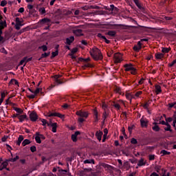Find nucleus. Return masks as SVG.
Segmentation results:
<instances>
[{
	"instance_id": "1",
	"label": "nucleus",
	"mask_w": 176,
	"mask_h": 176,
	"mask_svg": "<svg viewBox=\"0 0 176 176\" xmlns=\"http://www.w3.org/2000/svg\"><path fill=\"white\" fill-rule=\"evenodd\" d=\"M89 53L91 57L94 58V60H96V61H98V60H102V54H101V50H100L98 48H92Z\"/></svg>"
},
{
	"instance_id": "2",
	"label": "nucleus",
	"mask_w": 176,
	"mask_h": 176,
	"mask_svg": "<svg viewBox=\"0 0 176 176\" xmlns=\"http://www.w3.org/2000/svg\"><path fill=\"white\" fill-rule=\"evenodd\" d=\"M123 60V56L122 54L118 52L114 54V63H122Z\"/></svg>"
},
{
	"instance_id": "3",
	"label": "nucleus",
	"mask_w": 176,
	"mask_h": 176,
	"mask_svg": "<svg viewBox=\"0 0 176 176\" xmlns=\"http://www.w3.org/2000/svg\"><path fill=\"white\" fill-rule=\"evenodd\" d=\"M47 116L48 118H52V116H56L57 118H60V119H64L65 118V116L60 113H48L47 114Z\"/></svg>"
},
{
	"instance_id": "4",
	"label": "nucleus",
	"mask_w": 176,
	"mask_h": 176,
	"mask_svg": "<svg viewBox=\"0 0 176 176\" xmlns=\"http://www.w3.org/2000/svg\"><path fill=\"white\" fill-rule=\"evenodd\" d=\"M76 115L80 116V118H85V119H87L89 117V113L87 111H76Z\"/></svg>"
},
{
	"instance_id": "5",
	"label": "nucleus",
	"mask_w": 176,
	"mask_h": 176,
	"mask_svg": "<svg viewBox=\"0 0 176 176\" xmlns=\"http://www.w3.org/2000/svg\"><path fill=\"white\" fill-rule=\"evenodd\" d=\"M29 118L32 122H36L38 120V114H36V112L32 111L29 115Z\"/></svg>"
},
{
	"instance_id": "6",
	"label": "nucleus",
	"mask_w": 176,
	"mask_h": 176,
	"mask_svg": "<svg viewBox=\"0 0 176 176\" xmlns=\"http://www.w3.org/2000/svg\"><path fill=\"white\" fill-rule=\"evenodd\" d=\"M148 121L147 120L146 118H142L140 119V124L142 127L146 129L148 127Z\"/></svg>"
},
{
	"instance_id": "7",
	"label": "nucleus",
	"mask_w": 176,
	"mask_h": 176,
	"mask_svg": "<svg viewBox=\"0 0 176 176\" xmlns=\"http://www.w3.org/2000/svg\"><path fill=\"white\" fill-rule=\"evenodd\" d=\"M8 167V162H3L2 160H0V171L3 170V168H6Z\"/></svg>"
},
{
	"instance_id": "8",
	"label": "nucleus",
	"mask_w": 176,
	"mask_h": 176,
	"mask_svg": "<svg viewBox=\"0 0 176 176\" xmlns=\"http://www.w3.org/2000/svg\"><path fill=\"white\" fill-rule=\"evenodd\" d=\"M124 67H125V71L126 72L133 69V67H134V66L131 63L125 64Z\"/></svg>"
},
{
	"instance_id": "9",
	"label": "nucleus",
	"mask_w": 176,
	"mask_h": 176,
	"mask_svg": "<svg viewBox=\"0 0 176 176\" xmlns=\"http://www.w3.org/2000/svg\"><path fill=\"white\" fill-rule=\"evenodd\" d=\"M80 134V131H76L74 134L72 135V140L74 142H76L78 141L77 137Z\"/></svg>"
},
{
	"instance_id": "10",
	"label": "nucleus",
	"mask_w": 176,
	"mask_h": 176,
	"mask_svg": "<svg viewBox=\"0 0 176 176\" xmlns=\"http://www.w3.org/2000/svg\"><path fill=\"white\" fill-rule=\"evenodd\" d=\"M146 164V160L144 158H141L138 163V167H142V166H145Z\"/></svg>"
},
{
	"instance_id": "11",
	"label": "nucleus",
	"mask_w": 176,
	"mask_h": 176,
	"mask_svg": "<svg viewBox=\"0 0 176 176\" xmlns=\"http://www.w3.org/2000/svg\"><path fill=\"white\" fill-rule=\"evenodd\" d=\"M18 119L21 123H23L25 119H27V114L20 115L18 116Z\"/></svg>"
},
{
	"instance_id": "12",
	"label": "nucleus",
	"mask_w": 176,
	"mask_h": 176,
	"mask_svg": "<svg viewBox=\"0 0 176 176\" xmlns=\"http://www.w3.org/2000/svg\"><path fill=\"white\" fill-rule=\"evenodd\" d=\"M74 41H75V37H74V36H71L70 37L66 39V43L67 45H71L72 42H74Z\"/></svg>"
},
{
	"instance_id": "13",
	"label": "nucleus",
	"mask_w": 176,
	"mask_h": 176,
	"mask_svg": "<svg viewBox=\"0 0 176 176\" xmlns=\"http://www.w3.org/2000/svg\"><path fill=\"white\" fill-rule=\"evenodd\" d=\"M74 34L76 35V36H82V35H83V33L82 32V30L80 29L74 30Z\"/></svg>"
},
{
	"instance_id": "14",
	"label": "nucleus",
	"mask_w": 176,
	"mask_h": 176,
	"mask_svg": "<svg viewBox=\"0 0 176 176\" xmlns=\"http://www.w3.org/2000/svg\"><path fill=\"white\" fill-rule=\"evenodd\" d=\"M50 126L52 127V133H57V123H51L50 124Z\"/></svg>"
},
{
	"instance_id": "15",
	"label": "nucleus",
	"mask_w": 176,
	"mask_h": 176,
	"mask_svg": "<svg viewBox=\"0 0 176 176\" xmlns=\"http://www.w3.org/2000/svg\"><path fill=\"white\" fill-rule=\"evenodd\" d=\"M102 131H98L96 133V137L97 138V140H98V141H101V138L102 137Z\"/></svg>"
},
{
	"instance_id": "16",
	"label": "nucleus",
	"mask_w": 176,
	"mask_h": 176,
	"mask_svg": "<svg viewBox=\"0 0 176 176\" xmlns=\"http://www.w3.org/2000/svg\"><path fill=\"white\" fill-rule=\"evenodd\" d=\"M141 41H138V45L133 47V50H135V52H140V50H141Z\"/></svg>"
},
{
	"instance_id": "17",
	"label": "nucleus",
	"mask_w": 176,
	"mask_h": 176,
	"mask_svg": "<svg viewBox=\"0 0 176 176\" xmlns=\"http://www.w3.org/2000/svg\"><path fill=\"white\" fill-rule=\"evenodd\" d=\"M24 140V137L23 135H19L18 138V140L16 141V145H18V146H20V145L21 144V142H23V141Z\"/></svg>"
},
{
	"instance_id": "18",
	"label": "nucleus",
	"mask_w": 176,
	"mask_h": 176,
	"mask_svg": "<svg viewBox=\"0 0 176 176\" xmlns=\"http://www.w3.org/2000/svg\"><path fill=\"white\" fill-rule=\"evenodd\" d=\"M155 89L156 94H160V93H162V87H160V85H156Z\"/></svg>"
},
{
	"instance_id": "19",
	"label": "nucleus",
	"mask_w": 176,
	"mask_h": 176,
	"mask_svg": "<svg viewBox=\"0 0 176 176\" xmlns=\"http://www.w3.org/2000/svg\"><path fill=\"white\" fill-rule=\"evenodd\" d=\"M7 27L6 22H1L0 23V36L2 35V30Z\"/></svg>"
},
{
	"instance_id": "20",
	"label": "nucleus",
	"mask_w": 176,
	"mask_h": 176,
	"mask_svg": "<svg viewBox=\"0 0 176 176\" xmlns=\"http://www.w3.org/2000/svg\"><path fill=\"white\" fill-rule=\"evenodd\" d=\"M84 164H94V160H85L83 162Z\"/></svg>"
},
{
	"instance_id": "21",
	"label": "nucleus",
	"mask_w": 176,
	"mask_h": 176,
	"mask_svg": "<svg viewBox=\"0 0 176 176\" xmlns=\"http://www.w3.org/2000/svg\"><path fill=\"white\" fill-rule=\"evenodd\" d=\"M164 57V54H162V53L155 54V58H157V60H162V58H163Z\"/></svg>"
},
{
	"instance_id": "22",
	"label": "nucleus",
	"mask_w": 176,
	"mask_h": 176,
	"mask_svg": "<svg viewBox=\"0 0 176 176\" xmlns=\"http://www.w3.org/2000/svg\"><path fill=\"white\" fill-rule=\"evenodd\" d=\"M61 76L60 75H56L54 76V78L55 79V82L58 84V85H61V80H60L58 79V78H60Z\"/></svg>"
},
{
	"instance_id": "23",
	"label": "nucleus",
	"mask_w": 176,
	"mask_h": 176,
	"mask_svg": "<svg viewBox=\"0 0 176 176\" xmlns=\"http://www.w3.org/2000/svg\"><path fill=\"white\" fill-rule=\"evenodd\" d=\"M31 144V141L28 139H25L22 142V146H25L27 145H30Z\"/></svg>"
},
{
	"instance_id": "24",
	"label": "nucleus",
	"mask_w": 176,
	"mask_h": 176,
	"mask_svg": "<svg viewBox=\"0 0 176 176\" xmlns=\"http://www.w3.org/2000/svg\"><path fill=\"white\" fill-rule=\"evenodd\" d=\"M94 120L95 122H98V111H97L96 109L94 111Z\"/></svg>"
},
{
	"instance_id": "25",
	"label": "nucleus",
	"mask_w": 176,
	"mask_h": 176,
	"mask_svg": "<svg viewBox=\"0 0 176 176\" xmlns=\"http://www.w3.org/2000/svg\"><path fill=\"white\" fill-rule=\"evenodd\" d=\"M40 120L43 123L42 124L43 126H46V124H47V126H50V124L47 123V121L46 120L40 118Z\"/></svg>"
},
{
	"instance_id": "26",
	"label": "nucleus",
	"mask_w": 176,
	"mask_h": 176,
	"mask_svg": "<svg viewBox=\"0 0 176 176\" xmlns=\"http://www.w3.org/2000/svg\"><path fill=\"white\" fill-rule=\"evenodd\" d=\"M10 85H16L19 86V81H17L16 79H12L10 82Z\"/></svg>"
},
{
	"instance_id": "27",
	"label": "nucleus",
	"mask_w": 176,
	"mask_h": 176,
	"mask_svg": "<svg viewBox=\"0 0 176 176\" xmlns=\"http://www.w3.org/2000/svg\"><path fill=\"white\" fill-rule=\"evenodd\" d=\"M41 138L38 137V135L36 133L35 136V141L37 144H41L42 142V140H41Z\"/></svg>"
},
{
	"instance_id": "28",
	"label": "nucleus",
	"mask_w": 176,
	"mask_h": 176,
	"mask_svg": "<svg viewBox=\"0 0 176 176\" xmlns=\"http://www.w3.org/2000/svg\"><path fill=\"white\" fill-rule=\"evenodd\" d=\"M160 153H161V155H162V156H164L165 155H170L171 154L170 152L167 151L166 150L161 151Z\"/></svg>"
},
{
	"instance_id": "29",
	"label": "nucleus",
	"mask_w": 176,
	"mask_h": 176,
	"mask_svg": "<svg viewBox=\"0 0 176 176\" xmlns=\"http://www.w3.org/2000/svg\"><path fill=\"white\" fill-rule=\"evenodd\" d=\"M14 111H15L16 112H17V113H19V115H21V113H23V112L21 109L17 108V107H15V108H14Z\"/></svg>"
},
{
	"instance_id": "30",
	"label": "nucleus",
	"mask_w": 176,
	"mask_h": 176,
	"mask_svg": "<svg viewBox=\"0 0 176 176\" xmlns=\"http://www.w3.org/2000/svg\"><path fill=\"white\" fill-rule=\"evenodd\" d=\"M27 57H25L23 58V60H21L20 62V65H23L24 64V66L25 65V64H27Z\"/></svg>"
},
{
	"instance_id": "31",
	"label": "nucleus",
	"mask_w": 176,
	"mask_h": 176,
	"mask_svg": "<svg viewBox=\"0 0 176 176\" xmlns=\"http://www.w3.org/2000/svg\"><path fill=\"white\" fill-rule=\"evenodd\" d=\"M107 34H109V36H115L116 35V32L109 31V32H108Z\"/></svg>"
},
{
	"instance_id": "32",
	"label": "nucleus",
	"mask_w": 176,
	"mask_h": 176,
	"mask_svg": "<svg viewBox=\"0 0 176 176\" xmlns=\"http://www.w3.org/2000/svg\"><path fill=\"white\" fill-rule=\"evenodd\" d=\"M113 107L116 108V109H117V111L120 110V104H119V103H114Z\"/></svg>"
},
{
	"instance_id": "33",
	"label": "nucleus",
	"mask_w": 176,
	"mask_h": 176,
	"mask_svg": "<svg viewBox=\"0 0 176 176\" xmlns=\"http://www.w3.org/2000/svg\"><path fill=\"white\" fill-rule=\"evenodd\" d=\"M38 12L41 14H45V13H46V10H45V8H39Z\"/></svg>"
},
{
	"instance_id": "34",
	"label": "nucleus",
	"mask_w": 176,
	"mask_h": 176,
	"mask_svg": "<svg viewBox=\"0 0 176 176\" xmlns=\"http://www.w3.org/2000/svg\"><path fill=\"white\" fill-rule=\"evenodd\" d=\"M125 97H126V100H129L130 101V102H131V98H132L131 94H126Z\"/></svg>"
},
{
	"instance_id": "35",
	"label": "nucleus",
	"mask_w": 176,
	"mask_h": 176,
	"mask_svg": "<svg viewBox=\"0 0 176 176\" xmlns=\"http://www.w3.org/2000/svg\"><path fill=\"white\" fill-rule=\"evenodd\" d=\"M110 10L113 12V10L118 11V8L115 7L113 4L110 5Z\"/></svg>"
},
{
	"instance_id": "36",
	"label": "nucleus",
	"mask_w": 176,
	"mask_h": 176,
	"mask_svg": "<svg viewBox=\"0 0 176 176\" xmlns=\"http://www.w3.org/2000/svg\"><path fill=\"white\" fill-rule=\"evenodd\" d=\"M162 52V53H168V52H170V48L163 47Z\"/></svg>"
},
{
	"instance_id": "37",
	"label": "nucleus",
	"mask_w": 176,
	"mask_h": 176,
	"mask_svg": "<svg viewBox=\"0 0 176 176\" xmlns=\"http://www.w3.org/2000/svg\"><path fill=\"white\" fill-rule=\"evenodd\" d=\"M36 134L39 137L41 140H45V136L43 134L39 133V132H36Z\"/></svg>"
},
{
	"instance_id": "38",
	"label": "nucleus",
	"mask_w": 176,
	"mask_h": 176,
	"mask_svg": "<svg viewBox=\"0 0 176 176\" xmlns=\"http://www.w3.org/2000/svg\"><path fill=\"white\" fill-rule=\"evenodd\" d=\"M50 55V52H48V53L45 52L44 54H41V57L43 58H45L46 57H49Z\"/></svg>"
},
{
	"instance_id": "39",
	"label": "nucleus",
	"mask_w": 176,
	"mask_h": 176,
	"mask_svg": "<svg viewBox=\"0 0 176 176\" xmlns=\"http://www.w3.org/2000/svg\"><path fill=\"white\" fill-rule=\"evenodd\" d=\"M9 138V136L8 135H4L2 138H1V141L2 142H6V141H8V139Z\"/></svg>"
},
{
	"instance_id": "40",
	"label": "nucleus",
	"mask_w": 176,
	"mask_h": 176,
	"mask_svg": "<svg viewBox=\"0 0 176 176\" xmlns=\"http://www.w3.org/2000/svg\"><path fill=\"white\" fill-rule=\"evenodd\" d=\"M38 49H42L43 52H46V50H47V46L42 45L39 47Z\"/></svg>"
},
{
	"instance_id": "41",
	"label": "nucleus",
	"mask_w": 176,
	"mask_h": 176,
	"mask_svg": "<svg viewBox=\"0 0 176 176\" xmlns=\"http://www.w3.org/2000/svg\"><path fill=\"white\" fill-rule=\"evenodd\" d=\"M7 3H8V1H6V0H3L0 3V6H2V7L6 6Z\"/></svg>"
},
{
	"instance_id": "42",
	"label": "nucleus",
	"mask_w": 176,
	"mask_h": 176,
	"mask_svg": "<svg viewBox=\"0 0 176 176\" xmlns=\"http://www.w3.org/2000/svg\"><path fill=\"white\" fill-rule=\"evenodd\" d=\"M153 130L154 131H159L160 130V128H159V126L155 125L154 126H153Z\"/></svg>"
},
{
	"instance_id": "43",
	"label": "nucleus",
	"mask_w": 176,
	"mask_h": 176,
	"mask_svg": "<svg viewBox=\"0 0 176 176\" xmlns=\"http://www.w3.org/2000/svg\"><path fill=\"white\" fill-rule=\"evenodd\" d=\"M19 155H16L15 157L10 159V162H16V160H19Z\"/></svg>"
},
{
	"instance_id": "44",
	"label": "nucleus",
	"mask_w": 176,
	"mask_h": 176,
	"mask_svg": "<svg viewBox=\"0 0 176 176\" xmlns=\"http://www.w3.org/2000/svg\"><path fill=\"white\" fill-rule=\"evenodd\" d=\"M22 25H23L21 23H16V25H15L16 30H20V28H21Z\"/></svg>"
},
{
	"instance_id": "45",
	"label": "nucleus",
	"mask_w": 176,
	"mask_h": 176,
	"mask_svg": "<svg viewBox=\"0 0 176 176\" xmlns=\"http://www.w3.org/2000/svg\"><path fill=\"white\" fill-rule=\"evenodd\" d=\"M131 74L132 75H135L137 74V69H135V67H133V69L131 70Z\"/></svg>"
},
{
	"instance_id": "46",
	"label": "nucleus",
	"mask_w": 176,
	"mask_h": 176,
	"mask_svg": "<svg viewBox=\"0 0 176 176\" xmlns=\"http://www.w3.org/2000/svg\"><path fill=\"white\" fill-rule=\"evenodd\" d=\"M40 91H41V89L40 88H37L34 91H33V94L36 96V95L39 94Z\"/></svg>"
},
{
	"instance_id": "47",
	"label": "nucleus",
	"mask_w": 176,
	"mask_h": 176,
	"mask_svg": "<svg viewBox=\"0 0 176 176\" xmlns=\"http://www.w3.org/2000/svg\"><path fill=\"white\" fill-rule=\"evenodd\" d=\"M35 97H36V95L34 94L28 96V98H30V99H34L35 98Z\"/></svg>"
},
{
	"instance_id": "48",
	"label": "nucleus",
	"mask_w": 176,
	"mask_h": 176,
	"mask_svg": "<svg viewBox=\"0 0 176 176\" xmlns=\"http://www.w3.org/2000/svg\"><path fill=\"white\" fill-rule=\"evenodd\" d=\"M31 152H36V146H32L30 147Z\"/></svg>"
},
{
	"instance_id": "49",
	"label": "nucleus",
	"mask_w": 176,
	"mask_h": 176,
	"mask_svg": "<svg viewBox=\"0 0 176 176\" xmlns=\"http://www.w3.org/2000/svg\"><path fill=\"white\" fill-rule=\"evenodd\" d=\"M52 54V57H56V56L58 55V50H56V52H53Z\"/></svg>"
},
{
	"instance_id": "50",
	"label": "nucleus",
	"mask_w": 176,
	"mask_h": 176,
	"mask_svg": "<svg viewBox=\"0 0 176 176\" xmlns=\"http://www.w3.org/2000/svg\"><path fill=\"white\" fill-rule=\"evenodd\" d=\"M148 160H155V155H150L148 156Z\"/></svg>"
},
{
	"instance_id": "51",
	"label": "nucleus",
	"mask_w": 176,
	"mask_h": 176,
	"mask_svg": "<svg viewBox=\"0 0 176 176\" xmlns=\"http://www.w3.org/2000/svg\"><path fill=\"white\" fill-rule=\"evenodd\" d=\"M116 92H117L119 94H120L122 93V89L120 87H116Z\"/></svg>"
},
{
	"instance_id": "52",
	"label": "nucleus",
	"mask_w": 176,
	"mask_h": 176,
	"mask_svg": "<svg viewBox=\"0 0 176 176\" xmlns=\"http://www.w3.org/2000/svg\"><path fill=\"white\" fill-rule=\"evenodd\" d=\"M131 144H137V139H135V138H132L131 139Z\"/></svg>"
},
{
	"instance_id": "53",
	"label": "nucleus",
	"mask_w": 176,
	"mask_h": 176,
	"mask_svg": "<svg viewBox=\"0 0 176 176\" xmlns=\"http://www.w3.org/2000/svg\"><path fill=\"white\" fill-rule=\"evenodd\" d=\"M107 116H108V114H107V111H104V112L103 113V116H102L104 120H105V119H107Z\"/></svg>"
},
{
	"instance_id": "54",
	"label": "nucleus",
	"mask_w": 176,
	"mask_h": 176,
	"mask_svg": "<svg viewBox=\"0 0 176 176\" xmlns=\"http://www.w3.org/2000/svg\"><path fill=\"white\" fill-rule=\"evenodd\" d=\"M78 121L79 122V123H83V122H85V120L82 117H80L78 119Z\"/></svg>"
},
{
	"instance_id": "55",
	"label": "nucleus",
	"mask_w": 176,
	"mask_h": 176,
	"mask_svg": "<svg viewBox=\"0 0 176 176\" xmlns=\"http://www.w3.org/2000/svg\"><path fill=\"white\" fill-rule=\"evenodd\" d=\"M78 52V48H74L72 50V54H75Z\"/></svg>"
},
{
	"instance_id": "56",
	"label": "nucleus",
	"mask_w": 176,
	"mask_h": 176,
	"mask_svg": "<svg viewBox=\"0 0 176 176\" xmlns=\"http://www.w3.org/2000/svg\"><path fill=\"white\" fill-rule=\"evenodd\" d=\"M141 94H142V91H139L136 92L135 96V97H138L139 96H141Z\"/></svg>"
},
{
	"instance_id": "57",
	"label": "nucleus",
	"mask_w": 176,
	"mask_h": 176,
	"mask_svg": "<svg viewBox=\"0 0 176 176\" xmlns=\"http://www.w3.org/2000/svg\"><path fill=\"white\" fill-rule=\"evenodd\" d=\"M98 37L101 38V39L105 38V36H102V34H101V33L98 34Z\"/></svg>"
},
{
	"instance_id": "58",
	"label": "nucleus",
	"mask_w": 176,
	"mask_h": 176,
	"mask_svg": "<svg viewBox=\"0 0 176 176\" xmlns=\"http://www.w3.org/2000/svg\"><path fill=\"white\" fill-rule=\"evenodd\" d=\"M103 167H104V168H111V166H109L107 164H104Z\"/></svg>"
},
{
	"instance_id": "59",
	"label": "nucleus",
	"mask_w": 176,
	"mask_h": 176,
	"mask_svg": "<svg viewBox=\"0 0 176 176\" xmlns=\"http://www.w3.org/2000/svg\"><path fill=\"white\" fill-rule=\"evenodd\" d=\"M18 12L19 13H24V8H20Z\"/></svg>"
},
{
	"instance_id": "60",
	"label": "nucleus",
	"mask_w": 176,
	"mask_h": 176,
	"mask_svg": "<svg viewBox=\"0 0 176 176\" xmlns=\"http://www.w3.org/2000/svg\"><path fill=\"white\" fill-rule=\"evenodd\" d=\"M166 121L168 123L173 122V118H168L166 119Z\"/></svg>"
},
{
	"instance_id": "61",
	"label": "nucleus",
	"mask_w": 176,
	"mask_h": 176,
	"mask_svg": "<svg viewBox=\"0 0 176 176\" xmlns=\"http://www.w3.org/2000/svg\"><path fill=\"white\" fill-rule=\"evenodd\" d=\"M173 118H174V120H173V127H175V124H176V116H173Z\"/></svg>"
},
{
	"instance_id": "62",
	"label": "nucleus",
	"mask_w": 176,
	"mask_h": 176,
	"mask_svg": "<svg viewBox=\"0 0 176 176\" xmlns=\"http://www.w3.org/2000/svg\"><path fill=\"white\" fill-rule=\"evenodd\" d=\"M136 6H138V9H143L142 6H141V4L140 3H137Z\"/></svg>"
},
{
	"instance_id": "63",
	"label": "nucleus",
	"mask_w": 176,
	"mask_h": 176,
	"mask_svg": "<svg viewBox=\"0 0 176 176\" xmlns=\"http://www.w3.org/2000/svg\"><path fill=\"white\" fill-rule=\"evenodd\" d=\"M144 79L143 78H141L138 82V85H142V83H144Z\"/></svg>"
},
{
	"instance_id": "64",
	"label": "nucleus",
	"mask_w": 176,
	"mask_h": 176,
	"mask_svg": "<svg viewBox=\"0 0 176 176\" xmlns=\"http://www.w3.org/2000/svg\"><path fill=\"white\" fill-rule=\"evenodd\" d=\"M150 176H160L159 174H157V173L155 172H153L152 173Z\"/></svg>"
}]
</instances>
